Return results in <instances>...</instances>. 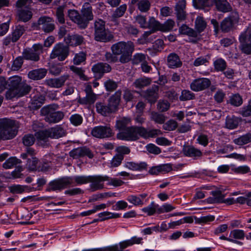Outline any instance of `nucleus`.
<instances>
[{"mask_svg":"<svg viewBox=\"0 0 251 251\" xmlns=\"http://www.w3.org/2000/svg\"><path fill=\"white\" fill-rule=\"evenodd\" d=\"M238 22L236 15H230L225 18L221 23L220 26L223 32H228L234 28L235 25Z\"/></svg>","mask_w":251,"mask_h":251,"instance_id":"ddd939ff","label":"nucleus"},{"mask_svg":"<svg viewBox=\"0 0 251 251\" xmlns=\"http://www.w3.org/2000/svg\"><path fill=\"white\" fill-rule=\"evenodd\" d=\"M47 72V69L45 68L34 69L28 72V77L33 80H41L46 76Z\"/></svg>","mask_w":251,"mask_h":251,"instance_id":"393cba45","label":"nucleus"},{"mask_svg":"<svg viewBox=\"0 0 251 251\" xmlns=\"http://www.w3.org/2000/svg\"><path fill=\"white\" fill-rule=\"evenodd\" d=\"M81 20L82 21V29L85 28L89 21L94 19L93 8L89 2H85L81 10Z\"/></svg>","mask_w":251,"mask_h":251,"instance_id":"1a4fd4ad","label":"nucleus"},{"mask_svg":"<svg viewBox=\"0 0 251 251\" xmlns=\"http://www.w3.org/2000/svg\"><path fill=\"white\" fill-rule=\"evenodd\" d=\"M229 102L232 105L239 106L242 104L243 100L239 94H236L232 95L230 97Z\"/></svg>","mask_w":251,"mask_h":251,"instance_id":"052dcab7","label":"nucleus"},{"mask_svg":"<svg viewBox=\"0 0 251 251\" xmlns=\"http://www.w3.org/2000/svg\"><path fill=\"white\" fill-rule=\"evenodd\" d=\"M31 87L25 82L21 83L18 88L17 89L19 97H21L27 94L31 90Z\"/></svg>","mask_w":251,"mask_h":251,"instance_id":"3c124183","label":"nucleus"},{"mask_svg":"<svg viewBox=\"0 0 251 251\" xmlns=\"http://www.w3.org/2000/svg\"><path fill=\"white\" fill-rule=\"evenodd\" d=\"M207 26V23L203 17L198 16L195 22V29L198 35L204 31Z\"/></svg>","mask_w":251,"mask_h":251,"instance_id":"58836bf2","label":"nucleus"},{"mask_svg":"<svg viewBox=\"0 0 251 251\" xmlns=\"http://www.w3.org/2000/svg\"><path fill=\"white\" fill-rule=\"evenodd\" d=\"M214 66L216 71H224L226 67V63L223 59L219 58L214 61Z\"/></svg>","mask_w":251,"mask_h":251,"instance_id":"13d9d810","label":"nucleus"},{"mask_svg":"<svg viewBox=\"0 0 251 251\" xmlns=\"http://www.w3.org/2000/svg\"><path fill=\"white\" fill-rule=\"evenodd\" d=\"M54 21L52 18L43 16L40 17L37 23L32 24V27L34 29H42L44 32L49 33L52 32L55 29V25Z\"/></svg>","mask_w":251,"mask_h":251,"instance_id":"39448f33","label":"nucleus"},{"mask_svg":"<svg viewBox=\"0 0 251 251\" xmlns=\"http://www.w3.org/2000/svg\"><path fill=\"white\" fill-rule=\"evenodd\" d=\"M67 6L66 3H64L60 6L55 8V14L56 20L60 24H64L65 23V15L64 11Z\"/></svg>","mask_w":251,"mask_h":251,"instance_id":"c9c22d12","label":"nucleus"},{"mask_svg":"<svg viewBox=\"0 0 251 251\" xmlns=\"http://www.w3.org/2000/svg\"><path fill=\"white\" fill-rule=\"evenodd\" d=\"M141 126H131L117 134V138L126 141H136L141 137Z\"/></svg>","mask_w":251,"mask_h":251,"instance_id":"20e7f679","label":"nucleus"},{"mask_svg":"<svg viewBox=\"0 0 251 251\" xmlns=\"http://www.w3.org/2000/svg\"><path fill=\"white\" fill-rule=\"evenodd\" d=\"M179 31L181 34L187 35L190 37L197 38L198 36V34L195 29L188 27L186 25H183L180 27Z\"/></svg>","mask_w":251,"mask_h":251,"instance_id":"79ce46f5","label":"nucleus"},{"mask_svg":"<svg viewBox=\"0 0 251 251\" xmlns=\"http://www.w3.org/2000/svg\"><path fill=\"white\" fill-rule=\"evenodd\" d=\"M146 193L137 195H129L127 198V201L134 206L142 205L144 204V200L147 197Z\"/></svg>","mask_w":251,"mask_h":251,"instance_id":"c756f323","label":"nucleus"},{"mask_svg":"<svg viewBox=\"0 0 251 251\" xmlns=\"http://www.w3.org/2000/svg\"><path fill=\"white\" fill-rule=\"evenodd\" d=\"M19 124L15 120L7 118L0 119V139L9 140L17 134Z\"/></svg>","mask_w":251,"mask_h":251,"instance_id":"f03ea898","label":"nucleus"},{"mask_svg":"<svg viewBox=\"0 0 251 251\" xmlns=\"http://www.w3.org/2000/svg\"><path fill=\"white\" fill-rule=\"evenodd\" d=\"M175 21L172 19H168L164 24L160 25V31L166 32L172 30L175 26Z\"/></svg>","mask_w":251,"mask_h":251,"instance_id":"6e6d98bb","label":"nucleus"},{"mask_svg":"<svg viewBox=\"0 0 251 251\" xmlns=\"http://www.w3.org/2000/svg\"><path fill=\"white\" fill-rule=\"evenodd\" d=\"M73 183V179L70 177H62L50 181L46 188L48 192L60 191L67 188Z\"/></svg>","mask_w":251,"mask_h":251,"instance_id":"0eeeda50","label":"nucleus"},{"mask_svg":"<svg viewBox=\"0 0 251 251\" xmlns=\"http://www.w3.org/2000/svg\"><path fill=\"white\" fill-rule=\"evenodd\" d=\"M131 3L136 5L137 9L142 13L147 12L151 6V3L149 0H131Z\"/></svg>","mask_w":251,"mask_h":251,"instance_id":"a878e982","label":"nucleus"},{"mask_svg":"<svg viewBox=\"0 0 251 251\" xmlns=\"http://www.w3.org/2000/svg\"><path fill=\"white\" fill-rule=\"evenodd\" d=\"M167 64L169 68L175 69L181 67L182 65V62L178 54L172 52L167 56Z\"/></svg>","mask_w":251,"mask_h":251,"instance_id":"4be33fe9","label":"nucleus"},{"mask_svg":"<svg viewBox=\"0 0 251 251\" xmlns=\"http://www.w3.org/2000/svg\"><path fill=\"white\" fill-rule=\"evenodd\" d=\"M32 12L30 9H21L18 11L17 20L27 22L32 18Z\"/></svg>","mask_w":251,"mask_h":251,"instance_id":"7c9ffc66","label":"nucleus"},{"mask_svg":"<svg viewBox=\"0 0 251 251\" xmlns=\"http://www.w3.org/2000/svg\"><path fill=\"white\" fill-rule=\"evenodd\" d=\"M121 95L122 91L119 90L112 95L108 100V104L113 113H115L118 109Z\"/></svg>","mask_w":251,"mask_h":251,"instance_id":"412c9836","label":"nucleus"},{"mask_svg":"<svg viewBox=\"0 0 251 251\" xmlns=\"http://www.w3.org/2000/svg\"><path fill=\"white\" fill-rule=\"evenodd\" d=\"M127 9L126 4L121 5L117 7L112 14V17L113 18H119L122 17L125 13Z\"/></svg>","mask_w":251,"mask_h":251,"instance_id":"5fc2aeb1","label":"nucleus"},{"mask_svg":"<svg viewBox=\"0 0 251 251\" xmlns=\"http://www.w3.org/2000/svg\"><path fill=\"white\" fill-rule=\"evenodd\" d=\"M91 134L98 138H106L113 136L114 134L110 126H97L91 130Z\"/></svg>","mask_w":251,"mask_h":251,"instance_id":"9d476101","label":"nucleus"},{"mask_svg":"<svg viewBox=\"0 0 251 251\" xmlns=\"http://www.w3.org/2000/svg\"><path fill=\"white\" fill-rule=\"evenodd\" d=\"M251 142V133H248L233 140V143L238 146H243Z\"/></svg>","mask_w":251,"mask_h":251,"instance_id":"37998d69","label":"nucleus"},{"mask_svg":"<svg viewBox=\"0 0 251 251\" xmlns=\"http://www.w3.org/2000/svg\"><path fill=\"white\" fill-rule=\"evenodd\" d=\"M195 95L189 90H183L181 92V95L179 97L181 101H186L194 99Z\"/></svg>","mask_w":251,"mask_h":251,"instance_id":"4d7b16f0","label":"nucleus"},{"mask_svg":"<svg viewBox=\"0 0 251 251\" xmlns=\"http://www.w3.org/2000/svg\"><path fill=\"white\" fill-rule=\"evenodd\" d=\"M64 41L68 46H77L84 43V38L82 35L77 34H68L65 38Z\"/></svg>","mask_w":251,"mask_h":251,"instance_id":"5701e85b","label":"nucleus"},{"mask_svg":"<svg viewBox=\"0 0 251 251\" xmlns=\"http://www.w3.org/2000/svg\"><path fill=\"white\" fill-rule=\"evenodd\" d=\"M183 154L185 156L197 159L202 155L201 151L191 145L184 146L182 149Z\"/></svg>","mask_w":251,"mask_h":251,"instance_id":"aec40b11","label":"nucleus"},{"mask_svg":"<svg viewBox=\"0 0 251 251\" xmlns=\"http://www.w3.org/2000/svg\"><path fill=\"white\" fill-rule=\"evenodd\" d=\"M67 15L72 21L76 24L80 28H82L81 23L82 21L81 20V15L77 10L69 9L67 11Z\"/></svg>","mask_w":251,"mask_h":251,"instance_id":"2f4dec72","label":"nucleus"},{"mask_svg":"<svg viewBox=\"0 0 251 251\" xmlns=\"http://www.w3.org/2000/svg\"><path fill=\"white\" fill-rule=\"evenodd\" d=\"M109 177L107 176H93L89 178V182L91 183L90 188L93 191L103 188V182L108 181Z\"/></svg>","mask_w":251,"mask_h":251,"instance_id":"dca6fc26","label":"nucleus"},{"mask_svg":"<svg viewBox=\"0 0 251 251\" xmlns=\"http://www.w3.org/2000/svg\"><path fill=\"white\" fill-rule=\"evenodd\" d=\"M39 164V159L36 157H32L27 159L26 166L30 171H38Z\"/></svg>","mask_w":251,"mask_h":251,"instance_id":"a18cd8bd","label":"nucleus"},{"mask_svg":"<svg viewBox=\"0 0 251 251\" xmlns=\"http://www.w3.org/2000/svg\"><path fill=\"white\" fill-rule=\"evenodd\" d=\"M141 137L145 139L155 138L158 135H162V132L158 129H152L148 130L141 126Z\"/></svg>","mask_w":251,"mask_h":251,"instance_id":"c85d7f7f","label":"nucleus"},{"mask_svg":"<svg viewBox=\"0 0 251 251\" xmlns=\"http://www.w3.org/2000/svg\"><path fill=\"white\" fill-rule=\"evenodd\" d=\"M146 55L143 53H136L133 56V58H131V60L132 63L133 64H138L140 63H143L146 62Z\"/></svg>","mask_w":251,"mask_h":251,"instance_id":"69168bd1","label":"nucleus"},{"mask_svg":"<svg viewBox=\"0 0 251 251\" xmlns=\"http://www.w3.org/2000/svg\"><path fill=\"white\" fill-rule=\"evenodd\" d=\"M159 87L153 85L151 88L144 92L143 97L151 104L154 103L158 99Z\"/></svg>","mask_w":251,"mask_h":251,"instance_id":"a211bd4d","label":"nucleus"},{"mask_svg":"<svg viewBox=\"0 0 251 251\" xmlns=\"http://www.w3.org/2000/svg\"><path fill=\"white\" fill-rule=\"evenodd\" d=\"M134 50V44L130 41H120L113 44L111 47L112 52L117 55H120L119 62L122 64H125L131 61Z\"/></svg>","mask_w":251,"mask_h":251,"instance_id":"f257e3e1","label":"nucleus"},{"mask_svg":"<svg viewBox=\"0 0 251 251\" xmlns=\"http://www.w3.org/2000/svg\"><path fill=\"white\" fill-rule=\"evenodd\" d=\"M22 140L23 143L25 146L29 147L33 145L35 141V138L33 134H28L25 135L23 137Z\"/></svg>","mask_w":251,"mask_h":251,"instance_id":"774afa93","label":"nucleus"},{"mask_svg":"<svg viewBox=\"0 0 251 251\" xmlns=\"http://www.w3.org/2000/svg\"><path fill=\"white\" fill-rule=\"evenodd\" d=\"M151 82V78L144 76L136 79L133 82V85L137 89H142L150 85Z\"/></svg>","mask_w":251,"mask_h":251,"instance_id":"4c0bfd02","label":"nucleus"},{"mask_svg":"<svg viewBox=\"0 0 251 251\" xmlns=\"http://www.w3.org/2000/svg\"><path fill=\"white\" fill-rule=\"evenodd\" d=\"M103 29H106L105 22L101 19L96 20L93 26L94 32L102 30Z\"/></svg>","mask_w":251,"mask_h":251,"instance_id":"0e129e2a","label":"nucleus"},{"mask_svg":"<svg viewBox=\"0 0 251 251\" xmlns=\"http://www.w3.org/2000/svg\"><path fill=\"white\" fill-rule=\"evenodd\" d=\"M94 38L96 41L104 43L114 41V36L108 28L94 32Z\"/></svg>","mask_w":251,"mask_h":251,"instance_id":"9b49d317","label":"nucleus"},{"mask_svg":"<svg viewBox=\"0 0 251 251\" xmlns=\"http://www.w3.org/2000/svg\"><path fill=\"white\" fill-rule=\"evenodd\" d=\"M70 49L68 46L63 43H58L54 46L50 54L51 59L57 58L60 61L65 60L69 54Z\"/></svg>","mask_w":251,"mask_h":251,"instance_id":"423d86ee","label":"nucleus"},{"mask_svg":"<svg viewBox=\"0 0 251 251\" xmlns=\"http://www.w3.org/2000/svg\"><path fill=\"white\" fill-rule=\"evenodd\" d=\"M244 230L241 229H234L230 232V237H233L234 240H243L245 237Z\"/></svg>","mask_w":251,"mask_h":251,"instance_id":"338daca9","label":"nucleus"},{"mask_svg":"<svg viewBox=\"0 0 251 251\" xmlns=\"http://www.w3.org/2000/svg\"><path fill=\"white\" fill-rule=\"evenodd\" d=\"M22 57L24 59L34 62H37L40 59L39 53L33 51L32 49H24L22 53Z\"/></svg>","mask_w":251,"mask_h":251,"instance_id":"473e14b6","label":"nucleus"},{"mask_svg":"<svg viewBox=\"0 0 251 251\" xmlns=\"http://www.w3.org/2000/svg\"><path fill=\"white\" fill-rule=\"evenodd\" d=\"M125 167L133 171H142L146 170L147 164L145 162L136 163L133 162H127L125 164Z\"/></svg>","mask_w":251,"mask_h":251,"instance_id":"ea45409f","label":"nucleus"},{"mask_svg":"<svg viewBox=\"0 0 251 251\" xmlns=\"http://www.w3.org/2000/svg\"><path fill=\"white\" fill-rule=\"evenodd\" d=\"M22 77L19 76H14L10 78L7 81V85L9 88L17 89L22 82Z\"/></svg>","mask_w":251,"mask_h":251,"instance_id":"09e8293b","label":"nucleus"},{"mask_svg":"<svg viewBox=\"0 0 251 251\" xmlns=\"http://www.w3.org/2000/svg\"><path fill=\"white\" fill-rule=\"evenodd\" d=\"M25 31V27L24 26L20 25H16L11 34L13 37V40L17 42Z\"/></svg>","mask_w":251,"mask_h":251,"instance_id":"de8ad7c7","label":"nucleus"},{"mask_svg":"<svg viewBox=\"0 0 251 251\" xmlns=\"http://www.w3.org/2000/svg\"><path fill=\"white\" fill-rule=\"evenodd\" d=\"M69 155L74 159H78L85 156H87L91 159L94 157L91 151L86 147H81L73 149L69 152Z\"/></svg>","mask_w":251,"mask_h":251,"instance_id":"4468645a","label":"nucleus"},{"mask_svg":"<svg viewBox=\"0 0 251 251\" xmlns=\"http://www.w3.org/2000/svg\"><path fill=\"white\" fill-rule=\"evenodd\" d=\"M49 129L51 138L58 139L65 136L67 134L66 130L60 125L51 127Z\"/></svg>","mask_w":251,"mask_h":251,"instance_id":"bb28decb","label":"nucleus"},{"mask_svg":"<svg viewBox=\"0 0 251 251\" xmlns=\"http://www.w3.org/2000/svg\"><path fill=\"white\" fill-rule=\"evenodd\" d=\"M185 0H179L175 6L176 17L179 21H184L186 18Z\"/></svg>","mask_w":251,"mask_h":251,"instance_id":"b1692460","label":"nucleus"},{"mask_svg":"<svg viewBox=\"0 0 251 251\" xmlns=\"http://www.w3.org/2000/svg\"><path fill=\"white\" fill-rule=\"evenodd\" d=\"M131 119L130 117H120L116 121L115 128L122 131L125 130L128 125L131 124Z\"/></svg>","mask_w":251,"mask_h":251,"instance_id":"72a5a7b5","label":"nucleus"},{"mask_svg":"<svg viewBox=\"0 0 251 251\" xmlns=\"http://www.w3.org/2000/svg\"><path fill=\"white\" fill-rule=\"evenodd\" d=\"M151 121L156 124H163L166 120V116L163 114L155 111H151L150 114Z\"/></svg>","mask_w":251,"mask_h":251,"instance_id":"a19ab883","label":"nucleus"},{"mask_svg":"<svg viewBox=\"0 0 251 251\" xmlns=\"http://www.w3.org/2000/svg\"><path fill=\"white\" fill-rule=\"evenodd\" d=\"M70 77L68 74H64L59 77L47 79L45 80V84L50 87L60 88L65 85V82Z\"/></svg>","mask_w":251,"mask_h":251,"instance_id":"2eb2a0df","label":"nucleus"},{"mask_svg":"<svg viewBox=\"0 0 251 251\" xmlns=\"http://www.w3.org/2000/svg\"><path fill=\"white\" fill-rule=\"evenodd\" d=\"M193 4L196 8L201 9H205L211 5L209 0H193Z\"/></svg>","mask_w":251,"mask_h":251,"instance_id":"603ef678","label":"nucleus"},{"mask_svg":"<svg viewBox=\"0 0 251 251\" xmlns=\"http://www.w3.org/2000/svg\"><path fill=\"white\" fill-rule=\"evenodd\" d=\"M238 120L236 117L232 116L231 117L227 116L226 117V126L227 128L233 129L236 128L238 126Z\"/></svg>","mask_w":251,"mask_h":251,"instance_id":"8fccbe9b","label":"nucleus"},{"mask_svg":"<svg viewBox=\"0 0 251 251\" xmlns=\"http://www.w3.org/2000/svg\"><path fill=\"white\" fill-rule=\"evenodd\" d=\"M45 100V97L42 95L34 97L29 106L33 110L38 109L44 103Z\"/></svg>","mask_w":251,"mask_h":251,"instance_id":"e433bc0d","label":"nucleus"},{"mask_svg":"<svg viewBox=\"0 0 251 251\" xmlns=\"http://www.w3.org/2000/svg\"><path fill=\"white\" fill-rule=\"evenodd\" d=\"M211 85V81L207 78H199L194 79L190 84L191 89L195 92L203 91Z\"/></svg>","mask_w":251,"mask_h":251,"instance_id":"f8f14e48","label":"nucleus"},{"mask_svg":"<svg viewBox=\"0 0 251 251\" xmlns=\"http://www.w3.org/2000/svg\"><path fill=\"white\" fill-rule=\"evenodd\" d=\"M157 207H158V204L152 202L149 206L143 208L142 211L147 213L148 215L151 216L155 213Z\"/></svg>","mask_w":251,"mask_h":251,"instance_id":"680f3d73","label":"nucleus"},{"mask_svg":"<svg viewBox=\"0 0 251 251\" xmlns=\"http://www.w3.org/2000/svg\"><path fill=\"white\" fill-rule=\"evenodd\" d=\"M23 57L22 56H18L16 57L13 61V63L11 66V70L13 71H18L19 70L24 63Z\"/></svg>","mask_w":251,"mask_h":251,"instance_id":"e2e57ef3","label":"nucleus"},{"mask_svg":"<svg viewBox=\"0 0 251 251\" xmlns=\"http://www.w3.org/2000/svg\"><path fill=\"white\" fill-rule=\"evenodd\" d=\"M58 108V105L56 104L45 106L41 109V114L45 117L46 122L50 124L57 123L61 121L64 117L63 112L56 111Z\"/></svg>","mask_w":251,"mask_h":251,"instance_id":"7ed1b4c3","label":"nucleus"},{"mask_svg":"<svg viewBox=\"0 0 251 251\" xmlns=\"http://www.w3.org/2000/svg\"><path fill=\"white\" fill-rule=\"evenodd\" d=\"M160 25L161 23L156 21L154 17H151L147 23V28L151 29L150 30L154 33L156 31H160Z\"/></svg>","mask_w":251,"mask_h":251,"instance_id":"49530a36","label":"nucleus"},{"mask_svg":"<svg viewBox=\"0 0 251 251\" xmlns=\"http://www.w3.org/2000/svg\"><path fill=\"white\" fill-rule=\"evenodd\" d=\"M215 5L219 11L224 13L232 10L230 4L226 0H215Z\"/></svg>","mask_w":251,"mask_h":251,"instance_id":"f704fd0d","label":"nucleus"},{"mask_svg":"<svg viewBox=\"0 0 251 251\" xmlns=\"http://www.w3.org/2000/svg\"><path fill=\"white\" fill-rule=\"evenodd\" d=\"M239 49L241 52L246 55L251 54V32L249 34L247 31L242 32L239 37Z\"/></svg>","mask_w":251,"mask_h":251,"instance_id":"6e6552de","label":"nucleus"},{"mask_svg":"<svg viewBox=\"0 0 251 251\" xmlns=\"http://www.w3.org/2000/svg\"><path fill=\"white\" fill-rule=\"evenodd\" d=\"M21 162V160L15 157H10L3 164L2 166L4 169H8Z\"/></svg>","mask_w":251,"mask_h":251,"instance_id":"864d4df0","label":"nucleus"},{"mask_svg":"<svg viewBox=\"0 0 251 251\" xmlns=\"http://www.w3.org/2000/svg\"><path fill=\"white\" fill-rule=\"evenodd\" d=\"M92 71L96 76L101 77L104 74L111 71V67L106 63L100 62L93 65Z\"/></svg>","mask_w":251,"mask_h":251,"instance_id":"6ab92c4d","label":"nucleus"},{"mask_svg":"<svg viewBox=\"0 0 251 251\" xmlns=\"http://www.w3.org/2000/svg\"><path fill=\"white\" fill-rule=\"evenodd\" d=\"M97 112L103 116H108L113 113L109 107L108 103L103 102H98L96 103Z\"/></svg>","mask_w":251,"mask_h":251,"instance_id":"cd10ccee","label":"nucleus"},{"mask_svg":"<svg viewBox=\"0 0 251 251\" xmlns=\"http://www.w3.org/2000/svg\"><path fill=\"white\" fill-rule=\"evenodd\" d=\"M33 188L28 186L14 185L9 187V190L13 194H21L25 191H30Z\"/></svg>","mask_w":251,"mask_h":251,"instance_id":"c03bdc74","label":"nucleus"},{"mask_svg":"<svg viewBox=\"0 0 251 251\" xmlns=\"http://www.w3.org/2000/svg\"><path fill=\"white\" fill-rule=\"evenodd\" d=\"M85 92L86 93V97L83 98H80L78 102L82 104H92L96 100L97 95L93 92L92 86L90 84L86 85L85 88Z\"/></svg>","mask_w":251,"mask_h":251,"instance_id":"f3484780","label":"nucleus"},{"mask_svg":"<svg viewBox=\"0 0 251 251\" xmlns=\"http://www.w3.org/2000/svg\"><path fill=\"white\" fill-rule=\"evenodd\" d=\"M104 86L108 92H113L118 87V83L112 79H108L104 82Z\"/></svg>","mask_w":251,"mask_h":251,"instance_id":"bf43d9fd","label":"nucleus"}]
</instances>
